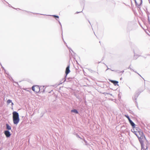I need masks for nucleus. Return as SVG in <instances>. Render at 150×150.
Segmentation results:
<instances>
[{
  "mask_svg": "<svg viewBox=\"0 0 150 150\" xmlns=\"http://www.w3.org/2000/svg\"><path fill=\"white\" fill-rule=\"evenodd\" d=\"M12 114L13 123L14 124L17 125L20 120L19 114L16 111L13 112Z\"/></svg>",
  "mask_w": 150,
  "mask_h": 150,
  "instance_id": "1",
  "label": "nucleus"
},
{
  "mask_svg": "<svg viewBox=\"0 0 150 150\" xmlns=\"http://www.w3.org/2000/svg\"><path fill=\"white\" fill-rule=\"evenodd\" d=\"M138 138L141 143V145H143V141L142 140H144L146 139L144 135L143 134L141 135L140 136L138 137Z\"/></svg>",
  "mask_w": 150,
  "mask_h": 150,
  "instance_id": "2",
  "label": "nucleus"
},
{
  "mask_svg": "<svg viewBox=\"0 0 150 150\" xmlns=\"http://www.w3.org/2000/svg\"><path fill=\"white\" fill-rule=\"evenodd\" d=\"M32 90L36 93H38L39 92L40 88L38 86H32Z\"/></svg>",
  "mask_w": 150,
  "mask_h": 150,
  "instance_id": "3",
  "label": "nucleus"
},
{
  "mask_svg": "<svg viewBox=\"0 0 150 150\" xmlns=\"http://www.w3.org/2000/svg\"><path fill=\"white\" fill-rule=\"evenodd\" d=\"M4 133L7 137H8L11 136V134L9 131L8 130H6L4 132Z\"/></svg>",
  "mask_w": 150,
  "mask_h": 150,
  "instance_id": "4",
  "label": "nucleus"
},
{
  "mask_svg": "<svg viewBox=\"0 0 150 150\" xmlns=\"http://www.w3.org/2000/svg\"><path fill=\"white\" fill-rule=\"evenodd\" d=\"M70 66L69 65L66 68L65 70V74H66V76L70 72V71L69 69Z\"/></svg>",
  "mask_w": 150,
  "mask_h": 150,
  "instance_id": "5",
  "label": "nucleus"
},
{
  "mask_svg": "<svg viewBox=\"0 0 150 150\" xmlns=\"http://www.w3.org/2000/svg\"><path fill=\"white\" fill-rule=\"evenodd\" d=\"M135 3L136 4L141 5L142 3V0H135Z\"/></svg>",
  "mask_w": 150,
  "mask_h": 150,
  "instance_id": "6",
  "label": "nucleus"
},
{
  "mask_svg": "<svg viewBox=\"0 0 150 150\" xmlns=\"http://www.w3.org/2000/svg\"><path fill=\"white\" fill-rule=\"evenodd\" d=\"M129 122L131 125L132 126V127L133 128H134L135 127V125L134 123L131 120L129 121Z\"/></svg>",
  "mask_w": 150,
  "mask_h": 150,
  "instance_id": "7",
  "label": "nucleus"
},
{
  "mask_svg": "<svg viewBox=\"0 0 150 150\" xmlns=\"http://www.w3.org/2000/svg\"><path fill=\"white\" fill-rule=\"evenodd\" d=\"M71 112H74L76 114H78V111L76 109H73L71 110Z\"/></svg>",
  "mask_w": 150,
  "mask_h": 150,
  "instance_id": "8",
  "label": "nucleus"
},
{
  "mask_svg": "<svg viewBox=\"0 0 150 150\" xmlns=\"http://www.w3.org/2000/svg\"><path fill=\"white\" fill-rule=\"evenodd\" d=\"M6 128L8 130H10L11 129V127L8 124H6Z\"/></svg>",
  "mask_w": 150,
  "mask_h": 150,
  "instance_id": "9",
  "label": "nucleus"
},
{
  "mask_svg": "<svg viewBox=\"0 0 150 150\" xmlns=\"http://www.w3.org/2000/svg\"><path fill=\"white\" fill-rule=\"evenodd\" d=\"M138 96V95L137 94H136L133 97V99L136 100ZM135 102H136V101L135 100Z\"/></svg>",
  "mask_w": 150,
  "mask_h": 150,
  "instance_id": "10",
  "label": "nucleus"
},
{
  "mask_svg": "<svg viewBox=\"0 0 150 150\" xmlns=\"http://www.w3.org/2000/svg\"><path fill=\"white\" fill-rule=\"evenodd\" d=\"M111 82L114 84L115 86H116L117 85H118L117 84L118 83V81H112Z\"/></svg>",
  "mask_w": 150,
  "mask_h": 150,
  "instance_id": "11",
  "label": "nucleus"
},
{
  "mask_svg": "<svg viewBox=\"0 0 150 150\" xmlns=\"http://www.w3.org/2000/svg\"><path fill=\"white\" fill-rule=\"evenodd\" d=\"M141 149H142V150H148V149H147V146L146 147V148L145 149L143 147V145H141Z\"/></svg>",
  "mask_w": 150,
  "mask_h": 150,
  "instance_id": "12",
  "label": "nucleus"
},
{
  "mask_svg": "<svg viewBox=\"0 0 150 150\" xmlns=\"http://www.w3.org/2000/svg\"><path fill=\"white\" fill-rule=\"evenodd\" d=\"M137 133H138V134H139V135L140 136H141V135H142V134H144L142 132H141V131H138V132H137Z\"/></svg>",
  "mask_w": 150,
  "mask_h": 150,
  "instance_id": "13",
  "label": "nucleus"
},
{
  "mask_svg": "<svg viewBox=\"0 0 150 150\" xmlns=\"http://www.w3.org/2000/svg\"><path fill=\"white\" fill-rule=\"evenodd\" d=\"M125 117H126L128 119V120L129 121V120H131V119H130V118H129V116H128V115H125Z\"/></svg>",
  "mask_w": 150,
  "mask_h": 150,
  "instance_id": "14",
  "label": "nucleus"
},
{
  "mask_svg": "<svg viewBox=\"0 0 150 150\" xmlns=\"http://www.w3.org/2000/svg\"><path fill=\"white\" fill-rule=\"evenodd\" d=\"M137 132H137L136 131H134V133L138 138V137H139V135L138 134V133H137Z\"/></svg>",
  "mask_w": 150,
  "mask_h": 150,
  "instance_id": "15",
  "label": "nucleus"
},
{
  "mask_svg": "<svg viewBox=\"0 0 150 150\" xmlns=\"http://www.w3.org/2000/svg\"><path fill=\"white\" fill-rule=\"evenodd\" d=\"M12 103V100H11L8 99L7 101V103L8 104L10 103Z\"/></svg>",
  "mask_w": 150,
  "mask_h": 150,
  "instance_id": "16",
  "label": "nucleus"
},
{
  "mask_svg": "<svg viewBox=\"0 0 150 150\" xmlns=\"http://www.w3.org/2000/svg\"><path fill=\"white\" fill-rule=\"evenodd\" d=\"M52 16H53V17H55V18H59V17L58 16H56V15H52Z\"/></svg>",
  "mask_w": 150,
  "mask_h": 150,
  "instance_id": "17",
  "label": "nucleus"
},
{
  "mask_svg": "<svg viewBox=\"0 0 150 150\" xmlns=\"http://www.w3.org/2000/svg\"><path fill=\"white\" fill-rule=\"evenodd\" d=\"M129 69H130L131 70H132L134 71L135 72H136V71H134V70H133L132 69H131L130 67H129L128 68Z\"/></svg>",
  "mask_w": 150,
  "mask_h": 150,
  "instance_id": "18",
  "label": "nucleus"
},
{
  "mask_svg": "<svg viewBox=\"0 0 150 150\" xmlns=\"http://www.w3.org/2000/svg\"><path fill=\"white\" fill-rule=\"evenodd\" d=\"M11 103V105H12V106H13V103L12 102Z\"/></svg>",
  "mask_w": 150,
  "mask_h": 150,
  "instance_id": "19",
  "label": "nucleus"
},
{
  "mask_svg": "<svg viewBox=\"0 0 150 150\" xmlns=\"http://www.w3.org/2000/svg\"><path fill=\"white\" fill-rule=\"evenodd\" d=\"M124 72V71H121L120 72H122V73H123Z\"/></svg>",
  "mask_w": 150,
  "mask_h": 150,
  "instance_id": "20",
  "label": "nucleus"
},
{
  "mask_svg": "<svg viewBox=\"0 0 150 150\" xmlns=\"http://www.w3.org/2000/svg\"><path fill=\"white\" fill-rule=\"evenodd\" d=\"M45 91V89H43V92H44Z\"/></svg>",
  "mask_w": 150,
  "mask_h": 150,
  "instance_id": "21",
  "label": "nucleus"
},
{
  "mask_svg": "<svg viewBox=\"0 0 150 150\" xmlns=\"http://www.w3.org/2000/svg\"><path fill=\"white\" fill-rule=\"evenodd\" d=\"M59 24L61 26V23H60V22L59 21Z\"/></svg>",
  "mask_w": 150,
  "mask_h": 150,
  "instance_id": "22",
  "label": "nucleus"
},
{
  "mask_svg": "<svg viewBox=\"0 0 150 150\" xmlns=\"http://www.w3.org/2000/svg\"><path fill=\"white\" fill-rule=\"evenodd\" d=\"M66 79L64 78V81H66Z\"/></svg>",
  "mask_w": 150,
  "mask_h": 150,
  "instance_id": "23",
  "label": "nucleus"
},
{
  "mask_svg": "<svg viewBox=\"0 0 150 150\" xmlns=\"http://www.w3.org/2000/svg\"><path fill=\"white\" fill-rule=\"evenodd\" d=\"M109 69H110L108 68L107 69H106V71H107V70Z\"/></svg>",
  "mask_w": 150,
  "mask_h": 150,
  "instance_id": "24",
  "label": "nucleus"
},
{
  "mask_svg": "<svg viewBox=\"0 0 150 150\" xmlns=\"http://www.w3.org/2000/svg\"><path fill=\"white\" fill-rule=\"evenodd\" d=\"M111 71H114V70H112V69H111Z\"/></svg>",
  "mask_w": 150,
  "mask_h": 150,
  "instance_id": "25",
  "label": "nucleus"
},
{
  "mask_svg": "<svg viewBox=\"0 0 150 150\" xmlns=\"http://www.w3.org/2000/svg\"><path fill=\"white\" fill-rule=\"evenodd\" d=\"M79 13V12H77V13Z\"/></svg>",
  "mask_w": 150,
  "mask_h": 150,
  "instance_id": "26",
  "label": "nucleus"
}]
</instances>
